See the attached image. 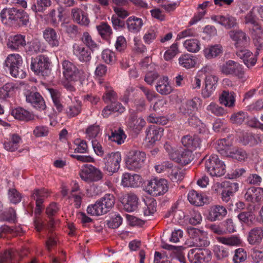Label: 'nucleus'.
Wrapping results in <instances>:
<instances>
[{"mask_svg":"<svg viewBox=\"0 0 263 263\" xmlns=\"http://www.w3.org/2000/svg\"><path fill=\"white\" fill-rule=\"evenodd\" d=\"M217 151L224 157H230L239 161H245L248 159L246 152L241 148L233 147L232 141L229 138H223L217 141Z\"/></svg>","mask_w":263,"mask_h":263,"instance_id":"1","label":"nucleus"},{"mask_svg":"<svg viewBox=\"0 0 263 263\" xmlns=\"http://www.w3.org/2000/svg\"><path fill=\"white\" fill-rule=\"evenodd\" d=\"M115 201V197L112 194H107L95 204L89 205L87 208V213L96 216L104 214L114 206Z\"/></svg>","mask_w":263,"mask_h":263,"instance_id":"2","label":"nucleus"},{"mask_svg":"<svg viewBox=\"0 0 263 263\" xmlns=\"http://www.w3.org/2000/svg\"><path fill=\"white\" fill-rule=\"evenodd\" d=\"M23 63L22 57L17 53L9 54L4 63V67L8 70L11 76L14 78H22L24 72L21 69Z\"/></svg>","mask_w":263,"mask_h":263,"instance_id":"3","label":"nucleus"},{"mask_svg":"<svg viewBox=\"0 0 263 263\" xmlns=\"http://www.w3.org/2000/svg\"><path fill=\"white\" fill-rule=\"evenodd\" d=\"M201 103L202 100L200 98L195 97L192 100H188L183 102L179 107V111L182 114L191 116L189 119L190 125H193L194 123L196 125H198L199 121L197 117L194 116V114L198 110Z\"/></svg>","mask_w":263,"mask_h":263,"instance_id":"4","label":"nucleus"},{"mask_svg":"<svg viewBox=\"0 0 263 263\" xmlns=\"http://www.w3.org/2000/svg\"><path fill=\"white\" fill-rule=\"evenodd\" d=\"M49 65V59L47 56L40 55L31 59L30 69L37 75L47 76L50 73Z\"/></svg>","mask_w":263,"mask_h":263,"instance_id":"5","label":"nucleus"},{"mask_svg":"<svg viewBox=\"0 0 263 263\" xmlns=\"http://www.w3.org/2000/svg\"><path fill=\"white\" fill-rule=\"evenodd\" d=\"M168 182L165 179L155 178L149 180L145 186L146 191L153 196H161L168 191Z\"/></svg>","mask_w":263,"mask_h":263,"instance_id":"6","label":"nucleus"},{"mask_svg":"<svg viewBox=\"0 0 263 263\" xmlns=\"http://www.w3.org/2000/svg\"><path fill=\"white\" fill-rule=\"evenodd\" d=\"M220 70L226 75H232L240 79H246L243 65L233 60L227 61L220 67Z\"/></svg>","mask_w":263,"mask_h":263,"instance_id":"7","label":"nucleus"},{"mask_svg":"<svg viewBox=\"0 0 263 263\" xmlns=\"http://www.w3.org/2000/svg\"><path fill=\"white\" fill-rule=\"evenodd\" d=\"M80 176L87 182L98 181L102 178L100 171L93 165H85L80 172Z\"/></svg>","mask_w":263,"mask_h":263,"instance_id":"8","label":"nucleus"},{"mask_svg":"<svg viewBox=\"0 0 263 263\" xmlns=\"http://www.w3.org/2000/svg\"><path fill=\"white\" fill-rule=\"evenodd\" d=\"M7 47L12 51H22L26 45L25 36L21 34L10 35L7 41Z\"/></svg>","mask_w":263,"mask_h":263,"instance_id":"9","label":"nucleus"},{"mask_svg":"<svg viewBox=\"0 0 263 263\" xmlns=\"http://www.w3.org/2000/svg\"><path fill=\"white\" fill-rule=\"evenodd\" d=\"M25 96L26 101L34 108L40 110L46 109L45 100L39 92L27 90L25 93Z\"/></svg>","mask_w":263,"mask_h":263,"instance_id":"10","label":"nucleus"},{"mask_svg":"<svg viewBox=\"0 0 263 263\" xmlns=\"http://www.w3.org/2000/svg\"><path fill=\"white\" fill-rule=\"evenodd\" d=\"M9 17L11 18L12 25H27L29 22V16L22 9L16 8H8Z\"/></svg>","mask_w":263,"mask_h":263,"instance_id":"11","label":"nucleus"},{"mask_svg":"<svg viewBox=\"0 0 263 263\" xmlns=\"http://www.w3.org/2000/svg\"><path fill=\"white\" fill-rule=\"evenodd\" d=\"M73 54L82 62L87 63L91 59L92 50L84 45L74 43L72 46Z\"/></svg>","mask_w":263,"mask_h":263,"instance_id":"12","label":"nucleus"},{"mask_svg":"<svg viewBox=\"0 0 263 263\" xmlns=\"http://www.w3.org/2000/svg\"><path fill=\"white\" fill-rule=\"evenodd\" d=\"M63 74L67 80L77 81L80 77V71L72 62L65 60L62 63Z\"/></svg>","mask_w":263,"mask_h":263,"instance_id":"13","label":"nucleus"},{"mask_svg":"<svg viewBox=\"0 0 263 263\" xmlns=\"http://www.w3.org/2000/svg\"><path fill=\"white\" fill-rule=\"evenodd\" d=\"M48 196L47 191L45 188L34 189L31 195V197L35 201L36 208L34 213L36 215L41 214L44 208L43 203L44 199Z\"/></svg>","mask_w":263,"mask_h":263,"instance_id":"14","label":"nucleus"},{"mask_svg":"<svg viewBox=\"0 0 263 263\" xmlns=\"http://www.w3.org/2000/svg\"><path fill=\"white\" fill-rule=\"evenodd\" d=\"M187 256L191 263H202L210 258L211 255L208 250L192 249L189 251Z\"/></svg>","mask_w":263,"mask_h":263,"instance_id":"15","label":"nucleus"},{"mask_svg":"<svg viewBox=\"0 0 263 263\" xmlns=\"http://www.w3.org/2000/svg\"><path fill=\"white\" fill-rule=\"evenodd\" d=\"M211 18L213 22L220 24L227 29L234 28L238 25L237 19L229 14L213 15Z\"/></svg>","mask_w":263,"mask_h":263,"instance_id":"16","label":"nucleus"},{"mask_svg":"<svg viewBox=\"0 0 263 263\" xmlns=\"http://www.w3.org/2000/svg\"><path fill=\"white\" fill-rule=\"evenodd\" d=\"M218 78L214 75H206L204 80V88L202 89V96L206 99L211 96L217 86Z\"/></svg>","mask_w":263,"mask_h":263,"instance_id":"17","label":"nucleus"},{"mask_svg":"<svg viewBox=\"0 0 263 263\" xmlns=\"http://www.w3.org/2000/svg\"><path fill=\"white\" fill-rule=\"evenodd\" d=\"M127 121V126L135 133H139L145 125L146 122L144 119L138 118L134 110L130 111Z\"/></svg>","mask_w":263,"mask_h":263,"instance_id":"18","label":"nucleus"},{"mask_svg":"<svg viewBox=\"0 0 263 263\" xmlns=\"http://www.w3.org/2000/svg\"><path fill=\"white\" fill-rule=\"evenodd\" d=\"M227 209L223 206L213 205L209 209L207 219L212 222L221 220L227 215Z\"/></svg>","mask_w":263,"mask_h":263,"instance_id":"19","label":"nucleus"},{"mask_svg":"<svg viewBox=\"0 0 263 263\" xmlns=\"http://www.w3.org/2000/svg\"><path fill=\"white\" fill-rule=\"evenodd\" d=\"M24 49L27 54L32 55L45 51L46 46L43 42L35 39L27 43H26Z\"/></svg>","mask_w":263,"mask_h":263,"instance_id":"20","label":"nucleus"},{"mask_svg":"<svg viewBox=\"0 0 263 263\" xmlns=\"http://www.w3.org/2000/svg\"><path fill=\"white\" fill-rule=\"evenodd\" d=\"M236 55L243 60V63L248 68L254 66L256 63V57H254L253 53L245 47L238 49Z\"/></svg>","mask_w":263,"mask_h":263,"instance_id":"21","label":"nucleus"},{"mask_svg":"<svg viewBox=\"0 0 263 263\" xmlns=\"http://www.w3.org/2000/svg\"><path fill=\"white\" fill-rule=\"evenodd\" d=\"M263 240V227H256L252 228L248 232L247 240L253 246L259 245Z\"/></svg>","mask_w":263,"mask_h":263,"instance_id":"22","label":"nucleus"},{"mask_svg":"<svg viewBox=\"0 0 263 263\" xmlns=\"http://www.w3.org/2000/svg\"><path fill=\"white\" fill-rule=\"evenodd\" d=\"M45 40L51 47H57L60 44V36L52 28L47 27L43 32Z\"/></svg>","mask_w":263,"mask_h":263,"instance_id":"23","label":"nucleus"},{"mask_svg":"<svg viewBox=\"0 0 263 263\" xmlns=\"http://www.w3.org/2000/svg\"><path fill=\"white\" fill-rule=\"evenodd\" d=\"M231 38L235 42V46L239 49L246 47L248 44L249 37L240 30L232 31L230 33Z\"/></svg>","mask_w":263,"mask_h":263,"instance_id":"24","label":"nucleus"},{"mask_svg":"<svg viewBox=\"0 0 263 263\" xmlns=\"http://www.w3.org/2000/svg\"><path fill=\"white\" fill-rule=\"evenodd\" d=\"M244 198L248 202H260L263 200V189L261 187H251L247 190Z\"/></svg>","mask_w":263,"mask_h":263,"instance_id":"25","label":"nucleus"},{"mask_svg":"<svg viewBox=\"0 0 263 263\" xmlns=\"http://www.w3.org/2000/svg\"><path fill=\"white\" fill-rule=\"evenodd\" d=\"M164 129L162 127L157 125H151L147 128L146 133V139L149 142L155 143L156 141L159 140L163 135Z\"/></svg>","mask_w":263,"mask_h":263,"instance_id":"26","label":"nucleus"},{"mask_svg":"<svg viewBox=\"0 0 263 263\" xmlns=\"http://www.w3.org/2000/svg\"><path fill=\"white\" fill-rule=\"evenodd\" d=\"M146 160V157L144 152L132 151L127 155L125 164H140L145 163Z\"/></svg>","mask_w":263,"mask_h":263,"instance_id":"27","label":"nucleus"},{"mask_svg":"<svg viewBox=\"0 0 263 263\" xmlns=\"http://www.w3.org/2000/svg\"><path fill=\"white\" fill-rule=\"evenodd\" d=\"M201 139L196 135H187L183 136L181 139L182 145L191 152L200 147Z\"/></svg>","mask_w":263,"mask_h":263,"instance_id":"28","label":"nucleus"},{"mask_svg":"<svg viewBox=\"0 0 263 263\" xmlns=\"http://www.w3.org/2000/svg\"><path fill=\"white\" fill-rule=\"evenodd\" d=\"M141 180L138 174L126 173L123 175L121 184L124 187H137L141 183Z\"/></svg>","mask_w":263,"mask_h":263,"instance_id":"29","label":"nucleus"},{"mask_svg":"<svg viewBox=\"0 0 263 263\" xmlns=\"http://www.w3.org/2000/svg\"><path fill=\"white\" fill-rule=\"evenodd\" d=\"M138 200V198L135 194L130 193L126 194L122 201L124 209L128 212L135 211L137 208Z\"/></svg>","mask_w":263,"mask_h":263,"instance_id":"30","label":"nucleus"},{"mask_svg":"<svg viewBox=\"0 0 263 263\" xmlns=\"http://www.w3.org/2000/svg\"><path fill=\"white\" fill-rule=\"evenodd\" d=\"M71 17L73 21L81 25L87 26L90 21L86 12L81 9L75 7L71 9Z\"/></svg>","mask_w":263,"mask_h":263,"instance_id":"31","label":"nucleus"},{"mask_svg":"<svg viewBox=\"0 0 263 263\" xmlns=\"http://www.w3.org/2000/svg\"><path fill=\"white\" fill-rule=\"evenodd\" d=\"M213 189L216 193H218L220 189H224L231 192V193L234 195L235 193L238 191L239 184L236 182L224 181L221 183L216 182L213 185Z\"/></svg>","mask_w":263,"mask_h":263,"instance_id":"32","label":"nucleus"},{"mask_svg":"<svg viewBox=\"0 0 263 263\" xmlns=\"http://www.w3.org/2000/svg\"><path fill=\"white\" fill-rule=\"evenodd\" d=\"M156 89L158 92L162 95H167L172 91V87L168 81L167 76L160 77L156 85Z\"/></svg>","mask_w":263,"mask_h":263,"instance_id":"33","label":"nucleus"},{"mask_svg":"<svg viewBox=\"0 0 263 263\" xmlns=\"http://www.w3.org/2000/svg\"><path fill=\"white\" fill-rule=\"evenodd\" d=\"M143 25L142 20L136 16H130L126 21L127 29L134 33L139 32Z\"/></svg>","mask_w":263,"mask_h":263,"instance_id":"34","label":"nucleus"},{"mask_svg":"<svg viewBox=\"0 0 263 263\" xmlns=\"http://www.w3.org/2000/svg\"><path fill=\"white\" fill-rule=\"evenodd\" d=\"M11 115L15 119L21 121H29L34 119L33 114L22 107H17L12 109Z\"/></svg>","mask_w":263,"mask_h":263,"instance_id":"35","label":"nucleus"},{"mask_svg":"<svg viewBox=\"0 0 263 263\" xmlns=\"http://www.w3.org/2000/svg\"><path fill=\"white\" fill-rule=\"evenodd\" d=\"M219 101L221 104L226 107H234L235 104V94L233 92L223 90L219 96Z\"/></svg>","mask_w":263,"mask_h":263,"instance_id":"36","label":"nucleus"},{"mask_svg":"<svg viewBox=\"0 0 263 263\" xmlns=\"http://www.w3.org/2000/svg\"><path fill=\"white\" fill-rule=\"evenodd\" d=\"M22 142L21 136L18 134H13L10 136L9 141L4 142V147L8 151L14 152L18 148Z\"/></svg>","mask_w":263,"mask_h":263,"instance_id":"37","label":"nucleus"},{"mask_svg":"<svg viewBox=\"0 0 263 263\" xmlns=\"http://www.w3.org/2000/svg\"><path fill=\"white\" fill-rule=\"evenodd\" d=\"M47 90L50 95L56 110L58 112H62L64 109V107L61 102L62 99L60 92L58 90L52 88H48Z\"/></svg>","mask_w":263,"mask_h":263,"instance_id":"38","label":"nucleus"},{"mask_svg":"<svg viewBox=\"0 0 263 263\" xmlns=\"http://www.w3.org/2000/svg\"><path fill=\"white\" fill-rule=\"evenodd\" d=\"M240 141L243 145H249L251 146H253L260 143L261 139L257 135L253 134L251 133H246L243 134Z\"/></svg>","mask_w":263,"mask_h":263,"instance_id":"39","label":"nucleus"},{"mask_svg":"<svg viewBox=\"0 0 263 263\" xmlns=\"http://www.w3.org/2000/svg\"><path fill=\"white\" fill-rule=\"evenodd\" d=\"M179 65L186 69L194 67L196 64V57L191 54L182 55L178 59Z\"/></svg>","mask_w":263,"mask_h":263,"instance_id":"40","label":"nucleus"},{"mask_svg":"<svg viewBox=\"0 0 263 263\" xmlns=\"http://www.w3.org/2000/svg\"><path fill=\"white\" fill-rule=\"evenodd\" d=\"M157 203L153 198L148 199L145 201V206L143 207V214L146 217L153 216L156 212Z\"/></svg>","mask_w":263,"mask_h":263,"instance_id":"41","label":"nucleus"},{"mask_svg":"<svg viewBox=\"0 0 263 263\" xmlns=\"http://www.w3.org/2000/svg\"><path fill=\"white\" fill-rule=\"evenodd\" d=\"M17 87L13 82H8L0 88V99H6L12 95Z\"/></svg>","mask_w":263,"mask_h":263,"instance_id":"42","label":"nucleus"},{"mask_svg":"<svg viewBox=\"0 0 263 263\" xmlns=\"http://www.w3.org/2000/svg\"><path fill=\"white\" fill-rule=\"evenodd\" d=\"M126 138V134L123 129L121 128L118 130H112L111 135L109 136V139L110 141L115 142L119 145L124 143Z\"/></svg>","mask_w":263,"mask_h":263,"instance_id":"43","label":"nucleus"},{"mask_svg":"<svg viewBox=\"0 0 263 263\" xmlns=\"http://www.w3.org/2000/svg\"><path fill=\"white\" fill-rule=\"evenodd\" d=\"M187 199L191 204L196 206H201L204 203L202 195L195 190L189 192Z\"/></svg>","mask_w":263,"mask_h":263,"instance_id":"44","label":"nucleus"},{"mask_svg":"<svg viewBox=\"0 0 263 263\" xmlns=\"http://www.w3.org/2000/svg\"><path fill=\"white\" fill-rule=\"evenodd\" d=\"M168 173L171 180L178 181L182 179L184 173L178 165H171L168 170Z\"/></svg>","mask_w":263,"mask_h":263,"instance_id":"45","label":"nucleus"},{"mask_svg":"<svg viewBox=\"0 0 263 263\" xmlns=\"http://www.w3.org/2000/svg\"><path fill=\"white\" fill-rule=\"evenodd\" d=\"M103 86L105 89V92L103 96V99L105 103L117 101V95L112 88L108 84H103Z\"/></svg>","mask_w":263,"mask_h":263,"instance_id":"46","label":"nucleus"},{"mask_svg":"<svg viewBox=\"0 0 263 263\" xmlns=\"http://www.w3.org/2000/svg\"><path fill=\"white\" fill-rule=\"evenodd\" d=\"M97 30L101 36L105 40H108L112 34L110 26L106 23L102 22L97 27Z\"/></svg>","mask_w":263,"mask_h":263,"instance_id":"47","label":"nucleus"},{"mask_svg":"<svg viewBox=\"0 0 263 263\" xmlns=\"http://www.w3.org/2000/svg\"><path fill=\"white\" fill-rule=\"evenodd\" d=\"M81 40L83 43V45L89 48L92 51L99 50V46L92 40V37L88 32H84L83 33Z\"/></svg>","mask_w":263,"mask_h":263,"instance_id":"48","label":"nucleus"},{"mask_svg":"<svg viewBox=\"0 0 263 263\" xmlns=\"http://www.w3.org/2000/svg\"><path fill=\"white\" fill-rule=\"evenodd\" d=\"M82 111L81 101H77L76 104L69 105L66 109V114L68 118H73L79 115Z\"/></svg>","mask_w":263,"mask_h":263,"instance_id":"49","label":"nucleus"},{"mask_svg":"<svg viewBox=\"0 0 263 263\" xmlns=\"http://www.w3.org/2000/svg\"><path fill=\"white\" fill-rule=\"evenodd\" d=\"M185 48L189 52L196 53L200 49V43L196 39L186 40L183 43Z\"/></svg>","mask_w":263,"mask_h":263,"instance_id":"50","label":"nucleus"},{"mask_svg":"<svg viewBox=\"0 0 263 263\" xmlns=\"http://www.w3.org/2000/svg\"><path fill=\"white\" fill-rule=\"evenodd\" d=\"M221 52V47L218 45L206 48L203 50L204 55L208 59H211L218 56Z\"/></svg>","mask_w":263,"mask_h":263,"instance_id":"51","label":"nucleus"},{"mask_svg":"<svg viewBox=\"0 0 263 263\" xmlns=\"http://www.w3.org/2000/svg\"><path fill=\"white\" fill-rule=\"evenodd\" d=\"M51 4V0H36L31 6V9L35 12H44Z\"/></svg>","mask_w":263,"mask_h":263,"instance_id":"52","label":"nucleus"},{"mask_svg":"<svg viewBox=\"0 0 263 263\" xmlns=\"http://www.w3.org/2000/svg\"><path fill=\"white\" fill-rule=\"evenodd\" d=\"M208 112L216 116H222L227 114L226 110L214 102H211L206 107Z\"/></svg>","mask_w":263,"mask_h":263,"instance_id":"53","label":"nucleus"},{"mask_svg":"<svg viewBox=\"0 0 263 263\" xmlns=\"http://www.w3.org/2000/svg\"><path fill=\"white\" fill-rule=\"evenodd\" d=\"M237 217L240 221L248 226H252L255 220L254 215L250 211L242 212L238 215Z\"/></svg>","mask_w":263,"mask_h":263,"instance_id":"54","label":"nucleus"},{"mask_svg":"<svg viewBox=\"0 0 263 263\" xmlns=\"http://www.w3.org/2000/svg\"><path fill=\"white\" fill-rule=\"evenodd\" d=\"M252 34L255 45L262 47L263 45V29L261 27L253 29Z\"/></svg>","mask_w":263,"mask_h":263,"instance_id":"55","label":"nucleus"},{"mask_svg":"<svg viewBox=\"0 0 263 263\" xmlns=\"http://www.w3.org/2000/svg\"><path fill=\"white\" fill-rule=\"evenodd\" d=\"M225 165H208L207 171L212 176L220 177L226 173Z\"/></svg>","mask_w":263,"mask_h":263,"instance_id":"56","label":"nucleus"},{"mask_svg":"<svg viewBox=\"0 0 263 263\" xmlns=\"http://www.w3.org/2000/svg\"><path fill=\"white\" fill-rule=\"evenodd\" d=\"M217 240L219 242L230 246H238L240 244L241 240L236 236H232L231 237H217Z\"/></svg>","mask_w":263,"mask_h":263,"instance_id":"57","label":"nucleus"},{"mask_svg":"<svg viewBox=\"0 0 263 263\" xmlns=\"http://www.w3.org/2000/svg\"><path fill=\"white\" fill-rule=\"evenodd\" d=\"M248 114L247 112L239 111L232 115L231 120L233 123L241 124L248 120Z\"/></svg>","mask_w":263,"mask_h":263,"instance_id":"58","label":"nucleus"},{"mask_svg":"<svg viewBox=\"0 0 263 263\" xmlns=\"http://www.w3.org/2000/svg\"><path fill=\"white\" fill-rule=\"evenodd\" d=\"M158 33L157 29L155 27H151L148 29L143 37L145 43L147 44L152 43L156 39Z\"/></svg>","mask_w":263,"mask_h":263,"instance_id":"59","label":"nucleus"},{"mask_svg":"<svg viewBox=\"0 0 263 263\" xmlns=\"http://www.w3.org/2000/svg\"><path fill=\"white\" fill-rule=\"evenodd\" d=\"M254 10L250 11L245 17V23L247 24H251L252 26V30L256 29L260 26L258 24L256 21V16L253 12Z\"/></svg>","mask_w":263,"mask_h":263,"instance_id":"60","label":"nucleus"},{"mask_svg":"<svg viewBox=\"0 0 263 263\" xmlns=\"http://www.w3.org/2000/svg\"><path fill=\"white\" fill-rule=\"evenodd\" d=\"M247 252L244 249L239 248L235 251V254L233 258L234 263H240L247 259Z\"/></svg>","mask_w":263,"mask_h":263,"instance_id":"61","label":"nucleus"},{"mask_svg":"<svg viewBox=\"0 0 263 263\" xmlns=\"http://www.w3.org/2000/svg\"><path fill=\"white\" fill-rule=\"evenodd\" d=\"M178 52V43H174L171 46L170 48L165 52L164 59L166 61H170L174 58Z\"/></svg>","mask_w":263,"mask_h":263,"instance_id":"62","label":"nucleus"},{"mask_svg":"<svg viewBox=\"0 0 263 263\" xmlns=\"http://www.w3.org/2000/svg\"><path fill=\"white\" fill-rule=\"evenodd\" d=\"M73 149L75 153H84L87 149V144L86 142L83 140L76 139L74 142Z\"/></svg>","mask_w":263,"mask_h":263,"instance_id":"63","label":"nucleus"},{"mask_svg":"<svg viewBox=\"0 0 263 263\" xmlns=\"http://www.w3.org/2000/svg\"><path fill=\"white\" fill-rule=\"evenodd\" d=\"M14 252L12 251H5L0 255V263H14Z\"/></svg>","mask_w":263,"mask_h":263,"instance_id":"64","label":"nucleus"}]
</instances>
